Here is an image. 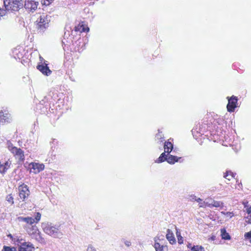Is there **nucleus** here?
Returning <instances> with one entry per match:
<instances>
[{"mask_svg":"<svg viewBox=\"0 0 251 251\" xmlns=\"http://www.w3.org/2000/svg\"><path fill=\"white\" fill-rule=\"evenodd\" d=\"M249 240V242H250V243H251V238Z\"/></svg>","mask_w":251,"mask_h":251,"instance_id":"nucleus-50","label":"nucleus"},{"mask_svg":"<svg viewBox=\"0 0 251 251\" xmlns=\"http://www.w3.org/2000/svg\"><path fill=\"white\" fill-rule=\"evenodd\" d=\"M176 235L177 238V241L179 244H182L183 242V238L181 236L180 231H178L176 227Z\"/></svg>","mask_w":251,"mask_h":251,"instance_id":"nucleus-25","label":"nucleus"},{"mask_svg":"<svg viewBox=\"0 0 251 251\" xmlns=\"http://www.w3.org/2000/svg\"><path fill=\"white\" fill-rule=\"evenodd\" d=\"M158 133L156 134L155 135V140H158L160 143L163 142L164 140V135L160 129H158Z\"/></svg>","mask_w":251,"mask_h":251,"instance_id":"nucleus-22","label":"nucleus"},{"mask_svg":"<svg viewBox=\"0 0 251 251\" xmlns=\"http://www.w3.org/2000/svg\"><path fill=\"white\" fill-rule=\"evenodd\" d=\"M74 31L72 30L71 36L73 37L72 42L74 46V50L75 51L81 52L85 49V43L83 39L80 37V34H77L76 32L79 31L80 33L82 32H87L89 30L88 27H85L83 24H79L77 26L74 27Z\"/></svg>","mask_w":251,"mask_h":251,"instance_id":"nucleus-1","label":"nucleus"},{"mask_svg":"<svg viewBox=\"0 0 251 251\" xmlns=\"http://www.w3.org/2000/svg\"><path fill=\"white\" fill-rule=\"evenodd\" d=\"M39 61H40L39 62H42L44 61L45 59H44L43 57H42V56H40V57H39Z\"/></svg>","mask_w":251,"mask_h":251,"instance_id":"nucleus-43","label":"nucleus"},{"mask_svg":"<svg viewBox=\"0 0 251 251\" xmlns=\"http://www.w3.org/2000/svg\"><path fill=\"white\" fill-rule=\"evenodd\" d=\"M53 0H44L43 4L45 5H50Z\"/></svg>","mask_w":251,"mask_h":251,"instance_id":"nucleus-37","label":"nucleus"},{"mask_svg":"<svg viewBox=\"0 0 251 251\" xmlns=\"http://www.w3.org/2000/svg\"><path fill=\"white\" fill-rule=\"evenodd\" d=\"M191 251H204V249L202 246H193L191 248Z\"/></svg>","mask_w":251,"mask_h":251,"instance_id":"nucleus-27","label":"nucleus"},{"mask_svg":"<svg viewBox=\"0 0 251 251\" xmlns=\"http://www.w3.org/2000/svg\"><path fill=\"white\" fill-rule=\"evenodd\" d=\"M212 204L214 207H220L223 205V203L220 201H213V203Z\"/></svg>","mask_w":251,"mask_h":251,"instance_id":"nucleus-30","label":"nucleus"},{"mask_svg":"<svg viewBox=\"0 0 251 251\" xmlns=\"http://www.w3.org/2000/svg\"><path fill=\"white\" fill-rule=\"evenodd\" d=\"M67 28L72 30V29L70 27H67V26L65 27V29L66 31H65V33H64V39H65V38L67 37L68 36H70V31L69 30L67 29Z\"/></svg>","mask_w":251,"mask_h":251,"instance_id":"nucleus-31","label":"nucleus"},{"mask_svg":"<svg viewBox=\"0 0 251 251\" xmlns=\"http://www.w3.org/2000/svg\"><path fill=\"white\" fill-rule=\"evenodd\" d=\"M13 53L17 55V56H14V58L17 59V58H18V59H20L21 58L23 57V53H20V51H18V50H15L14 51Z\"/></svg>","mask_w":251,"mask_h":251,"instance_id":"nucleus-28","label":"nucleus"},{"mask_svg":"<svg viewBox=\"0 0 251 251\" xmlns=\"http://www.w3.org/2000/svg\"><path fill=\"white\" fill-rule=\"evenodd\" d=\"M221 236L222 239L225 240H229L231 239L230 235L227 232L226 228H225L221 229Z\"/></svg>","mask_w":251,"mask_h":251,"instance_id":"nucleus-21","label":"nucleus"},{"mask_svg":"<svg viewBox=\"0 0 251 251\" xmlns=\"http://www.w3.org/2000/svg\"><path fill=\"white\" fill-rule=\"evenodd\" d=\"M23 241L22 239H19L18 237H15L13 240L14 243L15 245H17L18 246H20L19 244L21 245L22 241Z\"/></svg>","mask_w":251,"mask_h":251,"instance_id":"nucleus-29","label":"nucleus"},{"mask_svg":"<svg viewBox=\"0 0 251 251\" xmlns=\"http://www.w3.org/2000/svg\"><path fill=\"white\" fill-rule=\"evenodd\" d=\"M236 174H234L231 171H227L225 174L224 177L228 180L230 179V177H234Z\"/></svg>","mask_w":251,"mask_h":251,"instance_id":"nucleus-24","label":"nucleus"},{"mask_svg":"<svg viewBox=\"0 0 251 251\" xmlns=\"http://www.w3.org/2000/svg\"><path fill=\"white\" fill-rule=\"evenodd\" d=\"M43 231L46 234L54 238H61L63 233L61 231L60 225L47 222L42 224Z\"/></svg>","mask_w":251,"mask_h":251,"instance_id":"nucleus-2","label":"nucleus"},{"mask_svg":"<svg viewBox=\"0 0 251 251\" xmlns=\"http://www.w3.org/2000/svg\"><path fill=\"white\" fill-rule=\"evenodd\" d=\"M31 169H33V173L35 174L39 173L43 171L45 168V166L43 164H39L38 163L32 162L29 164Z\"/></svg>","mask_w":251,"mask_h":251,"instance_id":"nucleus-10","label":"nucleus"},{"mask_svg":"<svg viewBox=\"0 0 251 251\" xmlns=\"http://www.w3.org/2000/svg\"><path fill=\"white\" fill-rule=\"evenodd\" d=\"M4 14L5 11L2 9L0 8V16H3Z\"/></svg>","mask_w":251,"mask_h":251,"instance_id":"nucleus-41","label":"nucleus"},{"mask_svg":"<svg viewBox=\"0 0 251 251\" xmlns=\"http://www.w3.org/2000/svg\"><path fill=\"white\" fill-rule=\"evenodd\" d=\"M183 159L181 157H177V156L171 154V153H168V158L167 162L170 164H174L176 162H182Z\"/></svg>","mask_w":251,"mask_h":251,"instance_id":"nucleus-12","label":"nucleus"},{"mask_svg":"<svg viewBox=\"0 0 251 251\" xmlns=\"http://www.w3.org/2000/svg\"><path fill=\"white\" fill-rule=\"evenodd\" d=\"M187 247H188V248H189V249H191L192 247H193L192 246L191 244H190V243H189V244H188V245H187Z\"/></svg>","mask_w":251,"mask_h":251,"instance_id":"nucleus-47","label":"nucleus"},{"mask_svg":"<svg viewBox=\"0 0 251 251\" xmlns=\"http://www.w3.org/2000/svg\"><path fill=\"white\" fill-rule=\"evenodd\" d=\"M11 152L17 155L20 159H24V151L20 148L14 147L11 150Z\"/></svg>","mask_w":251,"mask_h":251,"instance_id":"nucleus-15","label":"nucleus"},{"mask_svg":"<svg viewBox=\"0 0 251 251\" xmlns=\"http://www.w3.org/2000/svg\"><path fill=\"white\" fill-rule=\"evenodd\" d=\"M50 17L45 14H42L37 19L36 23V28L38 33H43L49 26Z\"/></svg>","mask_w":251,"mask_h":251,"instance_id":"nucleus-3","label":"nucleus"},{"mask_svg":"<svg viewBox=\"0 0 251 251\" xmlns=\"http://www.w3.org/2000/svg\"><path fill=\"white\" fill-rule=\"evenodd\" d=\"M36 68L43 75L46 76L50 75L52 73L49 67L46 65L43 66V65L38 64Z\"/></svg>","mask_w":251,"mask_h":251,"instance_id":"nucleus-11","label":"nucleus"},{"mask_svg":"<svg viewBox=\"0 0 251 251\" xmlns=\"http://www.w3.org/2000/svg\"><path fill=\"white\" fill-rule=\"evenodd\" d=\"M195 200L199 202H200L201 201H202V200L200 198H198V199H195Z\"/></svg>","mask_w":251,"mask_h":251,"instance_id":"nucleus-48","label":"nucleus"},{"mask_svg":"<svg viewBox=\"0 0 251 251\" xmlns=\"http://www.w3.org/2000/svg\"><path fill=\"white\" fill-rule=\"evenodd\" d=\"M173 139L170 138L167 141H165L164 144V151L167 152V153H169L172 152H176V149L174 148V145L172 141Z\"/></svg>","mask_w":251,"mask_h":251,"instance_id":"nucleus-8","label":"nucleus"},{"mask_svg":"<svg viewBox=\"0 0 251 251\" xmlns=\"http://www.w3.org/2000/svg\"><path fill=\"white\" fill-rule=\"evenodd\" d=\"M39 4L38 0H25L24 7L29 12L35 11Z\"/></svg>","mask_w":251,"mask_h":251,"instance_id":"nucleus-7","label":"nucleus"},{"mask_svg":"<svg viewBox=\"0 0 251 251\" xmlns=\"http://www.w3.org/2000/svg\"><path fill=\"white\" fill-rule=\"evenodd\" d=\"M246 222L248 224H251V214H248V215L245 217Z\"/></svg>","mask_w":251,"mask_h":251,"instance_id":"nucleus-36","label":"nucleus"},{"mask_svg":"<svg viewBox=\"0 0 251 251\" xmlns=\"http://www.w3.org/2000/svg\"><path fill=\"white\" fill-rule=\"evenodd\" d=\"M245 239L249 240L251 238V230L249 232H246L244 235Z\"/></svg>","mask_w":251,"mask_h":251,"instance_id":"nucleus-34","label":"nucleus"},{"mask_svg":"<svg viewBox=\"0 0 251 251\" xmlns=\"http://www.w3.org/2000/svg\"><path fill=\"white\" fill-rule=\"evenodd\" d=\"M124 243H125V245L127 247H129L131 245V242L130 241H127V240L125 241L124 242Z\"/></svg>","mask_w":251,"mask_h":251,"instance_id":"nucleus-40","label":"nucleus"},{"mask_svg":"<svg viewBox=\"0 0 251 251\" xmlns=\"http://www.w3.org/2000/svg\"><path fill=\"white\" fill-rule=\"evenodd\" d=\"M18 220L19 222H24L30 225H32L35 223V219L30 217H19L18 218Z\"/></svg>","mask_w":251,"mask_h":251,"instance_id":"nucleus-19","label":"nucleus"},{"mask_svg":"<svg viewBox=\"0 0 251 251\" xmlns=\"http://www.w3.org/2000/svg\"><path fill=\"white\" fill-rule=\"evenodd\" d=\"M57 143V141L55 139H53L52 142H50L51 149L53 150V146H55Z\"/></svg>","mask_w":251,"mask_h":251,"instance_id":"nucleus-35","label":"nucleus"},{"mask_svg":"<svg viewBox=\"0 0 251 251\" xmlns=\"http://www.w3.org/2000/svg\"><path fill=\"white\" fill-rule=\"evenodd\" d=\"M34 249L33 245L29 242L21 243L18 248V251H32Z\"/></svg>","mask_w":251,"mask_h":251,"instance_id":"nucleus-9","label":"nucleus"},{"mask_svg":"<svg viewBox=\"0 0 251 251\" xmlns=\"http://www.w3.org/2000/svg\"><path fill=\"white\" fill-rule=\"evenodd\" d=\"M168 153H167L165 151L162 152L159 157L155 160V162L157 163H161L164 161H167Z\"/></svg>","mask_w":251,"mask_h":251,"instance_id":"nucleus-20","label":"nucleus"},{"mask_svg":"<svg viewBox=\"0 0 251 251\" xmlns=\"http://www.w3.org/2000/svg\"><path fill=\"white\" fill-rule=\"evenodd\" d=\"M216 239V236H214V235H213L211 237V239L213 241L215 240V239Z\"/></svg>","mask_w":251,"mask_h":251,"instance_id":"nucleus-45","label":"nucleus"},{"mask_svg":"<svg viewBox=\"0 0 251 251\" xmlns=\"http://www.w3.org/2000/svg\"><path fill=\"white\" fill-rule=\"evenodd\" d=\"M226 99L228 100V103L226 105L227 111L230 113L234 112L235 108L239 107L238 97L232 95L231 97H227Z\"/></svg>","mask_w":251,"mask_h":251,"instance_id":"nucleus-5","label":"nucleus"},{"mask_svg":"<svg viewBox=\"0 0 251 251\" xmlns=\"http://www.w3.org/2000/svg\"><path fill=\"white\" fill-rule=\"evenodd\" d=\"M153 247L156 251H168V247L167 246L161 245L156 240H155Z\"/></svg>","mask_w":251,"mask_h":251,"instance_id":"nucleus-18","label":"nucleus"},{"mask_svg":"<svg viewBox=\"0 0 251 251\" xmlns=\"http://www.w3.org/2000/svg\"><path fill=\"white\" fill-rule=\"evenodd\" d=\"M247 212L248 214H251V206L249 208H247Z\"/></svg>","mask_w":251,"mask_h":251,"instance_id":"nucleus-42","label":"nucleus"},{"mask_svg":"<svg viewBox=\"0 0 251 251\" xmlns=\"http://www.w3.org/2000/svg\"><path fill=\"white\" fill-rule=\"evenodd\" d=\"M19 196L23 201H25L29 196L30 191L27 185L22 183L18 187Z\"/></svg>","mask_w":251,"mask_h":251,"instance_id":"nucleus-6","label":"nucleus"},{"mask_svg":"<svg viewBox=\"0 0 251 251\" xmlns=\"http://www.w3.org/2000/svg\"><path fill=\"white\" fill-rule=\"evenodd\" d=\"M226 214L227 215H228L230 217H231L232 216V213L231 212H226Z\"/></svg>","mask_w":251,"mask_h":251,"instance_id":"nucleus-46","label":"nucleus"},{"mask_svg":"<svg viewBox=\"0 0 251 251\" xmlns=\"http://www.w3.org/2000/svg\"><path fill=\"white\" fill-rule=\"evenodd\" d=\"M62 43H63V44H65V42L64 41H62Z\"/></svg>","mask_w":251,"mask_h":251,"instance_id":"nucleus-51","label":"nucleus"},{"mask_svg":"<svg viewBox=\"0 0 251 251\" xmlns=\"http://www.w3.org/2000/svg\"><path fill=\"white\" fill-rule=\"evenodd\" d=\"M38 65H43V66H44L45 65H46L47 66H48L49 65V63L47 61L45 60L43 62H39V63L38 64Z\"/></svg>","mask_w":251,"mask_h":251,"instance_id":"nucleus-38","label":"nucleus"},{"mask_svg":"<svg viewBox=\"0 0 251 251\" xmlns=\"http://www.w3.org/2000/svg\"><path fill=\"white\" fill-rule=\"evenodd\" d=\"M8 237H9L12 240V241H13V240L15 237H14L11 234H9L8 235Z\"/></svg>","mask_w":251,"mask_h":251,"instance_id":"nucleus-44","label":"nucleus"},{"mask_svg":"<svg viewBox=\"0 0 251 251\" xmlns=\"http://www.w3.org/2000/svg\"><path fill=\"white\" fill-rule=\"evenodd\" d=\"M204 130L202 129V127L199 126L198 127L197 126L194 127L192 130V132L194 136L198 137L203 134Z\"/></svg>","mask_w":251,"mask_h":251,"instance_id":"nucleus-16","label":"nucleus"},{"mask_svg":"<svg viewBox=\"0 0 251 251\" xmlns=\"http://www.w3.org/2000/svg\"><path fill=\"white\" fill-rule=\"evenodd\" d=\"M166 237L171 244L173 245L176 243V238L173 232L171 229H168L167 230Z\"/></svg>","mask_w":251,"mask_h":251,"instance_id":"nucleus-14","label":"nucleus"},{"mask_svg":"<svg viewBox=\"0 0 251 251\" xmlns=\"http://www.w3.org/2000/svg\"><path fill=\"white\" fill-rule=\"evenodd\" d=\"M9 167L8 161H0V173L5 174Z\"/></svg>","mask_w":251,"mask_h":251,"instance_id":"nucleus-17","label":"nucleus"},{"mask_svg":"<svg viewBox=\"0 0 251 251\" xmlns=\"http://www.w3.org/2000/svg\"><path fill=\"white\" fill-rule=\"evenodd\" d=\"M34 238L37 241L39 242H43L44 239V238L41 236V233L38 230V231H35L33 233Z\"/></svg>","mask_w":251,"mask_h":251,"instance_id":"nucleus-23","label":"nucleus"},{"mask_svg":"<svg viewBox=\"0 0 251 251\" xmlns=\"http://www.w3.org/2000/svg\"><path fill=\"white\" fill-rule=\"evenodd\" d=\"M69 77L72 81H75L74 79H73L71 76H70Z\"/></svg>","mask_w":251,"mask_h":251,"instance_id":"nucleus-49","label":"nucleus"},{"mask_svg":"<svg viewBox=\"0 0 251 251\" xmlns=\"http://www.w3.org/2000/svg\"><path fill=\"white\" fill-rule=\"evenodd\" d=\"M6 200H7V201H8L9 202L11 203V204L14 203L13 198L11 196V195H9L7 196Z\"/></svg>","mask_w":251,"mask_h":251,"instance_id":"nucleus-33","label":"nucleus"},{"mask_svg":"<svg viewBox=\"0 0 251 251\" xmlns=\"http://www.w3.org/2000/svg\"><path fill=\"white\" fill-rule=\"evenodd\" d=\"M17 248L15 247L4 246L1 251H17Z\"/></svg>","mask_w":251,"mask_h":251,"instance_id":"nucleus-26","label":"nucleus"},{"mask_svg":"<svg viewBox=\"0 0 251 251\" xmlns=\"http://www.w3.org/2000/svg\"><path fill=\"white\" fill-rule=\"evenodd\" d=\"M87 251H96L92 246H89L87 248Z\"/></svg>","mask_w":251,"mask_h":251,"instance_id":"nucleus-39","label":"nucleus"},{"mask_svg":"<svg viewBox=\"0 0 251 251\" xmlns=\"http://www.w3.org/2000/svg\"><path fill=\"white\" fill-rule=\"evenodd\" d=\"M10 114L6 110H0V123L8 122Z\"/></svg>","mask_w":251,"mask_h":251,"instance_id":"nucleus-13","label":"nucleus"},{"mask_svg":"<svg viewBox=\"0 0 251 251\" xmlns=\"http://www.w3.org/2000/svg\"><path fill=\"white\" fill-rule=\"evenodd\" d=\"M41 217V214L39 212H37L36 213L35 218H33L34 219H35V223H37L40 221Z\"/></svg>","mask_w":251,"mask_h":251,"instance_id":"nucleus-32","label":"nucleus"},{"mask_svg":"<svg viewBox=\"0 0 251 251\" xmlns=\"http://www.w3.org/2000/svg\"><path fill=\"white\" fill-rule=\"evenodd\" d=\"M4 6L7 10L17 11L23 7L22 0H3Z\"/></svg>","mask_w":251,"mask_h":251,"instance_id":"nucleus-4","label":"nucleus"}]
</instances>
